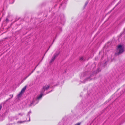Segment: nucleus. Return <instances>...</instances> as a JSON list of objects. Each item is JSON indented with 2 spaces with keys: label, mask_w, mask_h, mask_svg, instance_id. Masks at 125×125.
<instances>
[{
  "label": "nucleus",
  "mask_w": 125,
  "mask_h": 125,
  "mask_svg": "<svg viewBox=\"0 0 125 125\" xmlns=\"http://www.w3.org/2000/svg\"><path fill=\"white\" fill-rule=\"evenodd\" d=\"M43 94H41L39 96L37 97V98L38 99H39L41 98Z\"/></svg>",
  "instance_id": "obj_6"
},
{
  "label": "nucleus",
  "mask_w": 125,
  "mask_h": 125,
  "mask_svg": "<svg viewBox=\"0 0 125 125\" xmlns=\"http://www.w3.org/2000/svg\"><path fill=\"white\" fill-rule=\"evenodd\" d=\"M29 76V75H28V76H26L25 78V80L26 78H27V77H28Z\"/></svg>",
  "instance_id": "obj_15"
},
{
  "label": "nucleus",
  "mask_w": 125,
  "mask_h": 125,
  "mask_svg": "<svg viewBox=\"0 0 125 125\" xmlns=\"http://www.w3.org/2000/svg\"><path fill=\"white\" fill-rule=\"evenodd\" d=\"M117 52L115 53V55L117 56L122 54L124 51V48L123 47L122 45H120L117 47Z\"/></svg>",
  "instance_id": "obj_1"
},
{
  "label": "nucleus",
  "mask_w": 125,
  "mask_h": 125,
  "mask_svg": "<svg viewBox=\"0 0 125 125\" xmlns=\"http://www.w3.org/2000/svg\"><path fill=\"white\" fill-rule=\"evenodd\" d=\"M20 114H21L20 113H19V115H20Z\"/></svg>",
  "instance_id": "obj_22"
},
{
  "label": "nucleus",
  "mask_w": 125,
  "mask_h": 125,
  "mask_svg": "<svg viewBox=\"0 0 125 125\" xmlns=\"http://www.w3.org/2000/svg\"><path fill=\"white\" fill-rule=\"evenodd\" d=\"M123 93H124L125 92V88L124 90L122 91Z\"/></svg>",
  "instance_id": "obj_13"
},
{
  "label": "nucleus",
  "mask_w": 125,
  "mask_h": 125,
  "mask_svg": "<svg viewBox=\"0 0 125 125\" xmlns=\"http://www.w3.org/2000/svg\"><path fill=\"white\" fill-rule=\"evenodd\" d=\"M7 38H5V39H7Z\"/></svg>",
  "instance_id": "obj_21"
},
{
  "label": "nucleus",
  "mask_w": 125,
  "mask_h": 125,
  "mask_svg": "<svg viewBox=\"0 0 125 125\" xmlns=\"http://www.w3.org/2000/svg\"><path fill=\"white\" fill-rule=\"evenodd\" d=\"M13 97V95H12V98Z\"/></svg>",
  "instance_id": "obj_19"
},
{
  "label": "nucleus",
  "mask_w": 125,
  "mask_h": 125,
  "mask_svg": "<svg viewBox=\"0 0 125 125\" xmlns=\"http://www.w3.org/2000/svg\"><path fill=\"white\" fill-rule=\"evenodd\" d=\"M6 21H8V19L7 18L6 19Z\"/></svg>",
  "instance_id": "obj_17"
},
{
  "label": "nucleus",
  "mask_w": 125,
  "mask_h": 125,
  "mask_svg": "<svg viewBox=\"0 0 125 125\" xmlns=\"http://www.w3.org/2000/svg\"><path fill=\"white\" fill-rule=\"evenodd\" d=\"M59 84V83H58V84H57L56 85H57Z\"/></svg>",
  "instance_id": "obj_18"
},
{
  "label": "nucleus",
  "mask_w": 125,
  "mask_h": 125,
  "mask_svg": "<svg viewBox=\"0 0 125 125\" xmlns=\"http://www.w3.org/2000/svg\"><path fill=\"white\" fill-rule=\"evenodd\" d=\"M59 52L57 54H56V55H55V57H56V56H57L59 54Z\"/></svg>",
  "instance_id": "obj_11"
},
{
  "label": "nucleus",
  "mask_w": 125,
  "mask_h": 125,
  "mask_svg": "<svg viewBox=\"0 0 125 125\" xmlns=\"http://www.w3.org/2000/svg\"><path fill=\"white\" fill-rule=\"evenodd\" d=\"M88 4V2H86L85 3V6H86L87 4Z\"/></svg>",
  "instance_id": "obj_16"
},
{
  "label": "nucleus",
  "mask_w": 125,
  "mask_h": 125,
  "mask_svg": "<svg viewBox=\"0 0 125 125\" xmlns=\"http://www.w3.org/2000/svg\"><path fill=\"white\" fill-rule=\"evenodd\" d=\"M94 76V74H91L90 77H87L86 79H85L83 81L84 82H86L87 81H90L91 80L93 79V78H92V77Z\"/></svg>",
  "instance_id": "obj_3"
},
{
  "label": "nucleus",
  "mask_w": 125,
  "mask_h": 125,
  "mask_svg": "<svg viewBox=\"0 0 125 125\" xmlns=\"http://www.w3.org/2000/svg\"><path fill=\"white\" fill-rule=\"evenodd\" d=\"M27 88V86H25L21 90L20 92L17 95V97L19 98L25 92V90Z\"/></svg>",
  "instance_id": "obj_2"
},
{
  "label": "nucleus",
  "mask_w": 125,
  "mask_h": 125,
  "mask_svg": "<svg viewBox=\"0 0 125 125\" xmlns=\"http://www.w3.org/2000/svg\"><path fill=\"white\" fill-rule=\"evenodd\" d=\"M55 60V56H53V57L52 58L51 60L49 62V64H52L54 62Z\"/></svg>",
  "instance_id": "obj_5"
},
{
  "label": "nucleus",
  "mask_w": 125,
  "mask_h": 125,
  "mask_svg": "<svg viewBox=\"0 0 125 125\" xmlns=\"http://www.w3.org/2000/svg\"><path fill=\"white\" fill-rule=\"evenodd\" d=\"M63 4V3H62L61 4V5H62Z\"/></svg>",
  "instance_id": "obj_20"
},
{
  "label": "nucleus",
  "mask_w": 125,
  "mask_h": 125,
  "mask_svg": "<svg viewBox=\"0 0 125 125\" xmlns=\"http://www.w3.org/2000/svg\"><path fill=\"white\" fill-rule=\"evenodd\" d=\"M24 122L23 121H18L17 122V123H19V124H21V123H23Z\"/></svg>",
  "instance_id": "obj_7"
},
{
  "label": "nucleus",
  "mask_w": 125,
  "mask_h": 125,
  "mask_svg": "<svg viewBox=\"0 0 125 125\" xmlns=\"http://www.w3.org/2000/svg\"><path fill=\"white\" fill-rule=\"evenodd\" d=\"M84 60L83 57H80V60L81 61L83 60Z\"/></svg>",
  "instance_id": "obj_8"
},
{
  "label": "nucleus",
  "mask_w": 125,
  "mask_h": 125,
  "mask_svg": "<svg viewBox=\"0 0 125 125\" xmlns=\"http://www.w3.org/2000/svg\"><path fill=\"white\" fill-rule=\"evenodd\" d=\"M49 87V86L48 85H46L44 86L42 88L43 93L45 90H47L48 89Z\"/></svg>",
  "instance_id": "obj_4"
},
{
  "label": "nucleus",
  "mask_w": 125,
  "mask_h": 125,
  "mask_svg": "<svg viewBox=\"0 0 125 125\" xmlns=\"http://www.w3.org/2000/svg\"><path fill=\"white\" fill-rule=\"evenodd\" d=\"M80 123H78L76 124L75 125H80Z\"/></svg>",
  "instance_id": "obj_9"
},
{
  "label": "nucleus",
  "mask_w": 125,
  "mask_h": 125,
  "mask_svg": "<svg viewBox=\"0 0 125 125\" xmlns=\"http://www.w3.org/2000/svg\"><path fill=\"white\" fill-rule=\"evenodd\" d=\"M33 71L31 73H30L29 74V76L31 75L32 73L33 72Z\"/></svg>",
  "instance_id": "obj_14"
},
{
  "label": "nucleus",
  "mask_w": 125,
  "mask_h": 125,
  "mask_svg": "<svg viewBox=\"0 0 125 125\" xmlns=\"http://www.w3.org/2000/svg\"><path fill=\"white\" fill-rule=\"evenodd\" d=\"M34 103V101H32V103L30 105V106H31L32 105V104H33Z\"/></svg>",
  "instance_id": "obj_12"
},
{
  "label": "nucleus",
  "mask_w": 125,
  "mask_h": 125,
  "mask_svg": "<svg viewBox=\"0 0 125 125\" xmlns=\"http://www.w3.org/2000/svg\"><path fill=\"white\" fill-rule=\"evenodd\" d=\"M2 108V106L1 104L0 105V111L1 110Z\"/></svg>",
  "instance_id": "obj_10"
}]
</instances>
